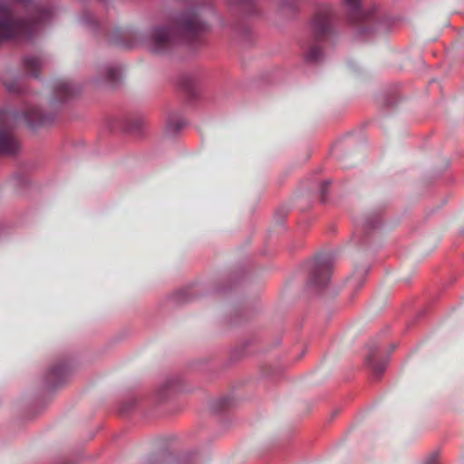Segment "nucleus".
Masks as SVG:
<instances>
[{"label": "nucleus", "mask_w": 464, "mask_h": 464, "mask_svg": "<svg viewBox=\"0 0 464 464\" xmlns=\"http://www.w3.org/2000/svg\"><path fill=\"white\" fill-rule=\"evenodd\" d=\"M169 25V29L165 26L152 27L146 34L137 35L136 41L158 54L171 51L176 44V38L194 50L205 44L208 26L198 9L188 8L175 13Z\"/></svg>", "instance_id": "f257e3e1"}, {"label": "nucleus", "mask_w": 464, "mask_h": 464, "mask_svg": "<svg viewBox=\"0 0 464 464\" xmlns=\"http://www.w3.org/2000/svg\"><path fill=\"white\" fill-rule=\"evenodd\" d=\"M0 2V42L14 38H29L37 24L52 16V12L38 2Z\"/></svg>", "instance_id": "f03ea898"}, {"label": "nucleus", "mask_w": 464, "mask_h": 464, "mask_svg": "<svg viewBox=\"0 0 464 464\" xmlns=\"http://www.w3.org/2000/svg\"><path fill=\"white\" fill-rule=\"evenodd\" d=\"M334 14L327 5L316 8L312 19V27L316 41H321L334 31Z\"/></svg>", "instance_id": "7ed1b4c3"}, {"label": "nucleus", "mask_w": 464, "mask_h": 464, "mask_svg": "<svg viewBox=\"0 0 464 464\" xmlns=\"http://www.w3.org/2000/svg\"><path fill=\"white\" fill-rule=\"evenodd\" d=\"M14 118L8 111H0V154H14L18 149V142L6 128L9 121Z\"/></svg>", "instance_id": "20e7f679"}, {"label": "nucleus", "mask_w": 464, "mask_h": 464, "mask_svg": "<svg viewBox=\"0 0 464 464\" xmlns=\"http://www.w3.org/2000/svg\"><path fill=\"white\" fill-rule=\"evenodd\" d=\"M331 276V263L326 257L316 258L312 266L308 283L316 288L325 286Z\"/></svg>", "instance_id": "39448f33"}, {"label": "nucleus", "mask_w": 464, "mask_h": 464, "mask_svg": "<svg viewBox=\"0 0 464 464\" xmlns=\"http://www.w3.org/2000/svg\"><path fill=\"white\" fill-rule=\"evenodd\" d=\"M69 373V368L64 362H59L52 366L47 373V381L56 386L63 383Z\"/></svg>", "instance_id": "423d86ee"}, {"label": "nucleus", "mask_w": 464, "mask_h": 464, "mask_svg": "<svg viewBox=\"0 0 464 464\" xmlns=\"http://www.w3.org/2000/svg\"><path fill=\"white\" fill-rule=\"evenodd\" d=\"M25 123L31 128H37L46 124L49 120L37 107L28 108L24 114Z\"/></svg>", "instance_id": "0eeeda50"}, {"label": "nucleus", "mask_w": 464, "mask_h": 464, "mask_svg": "<svg viewBox=\"0 0 464 464\" xmlns=\"http://www.w3.org/2000/svg\"><path fill=\"white\" fill-rule=\"evenodd\" d=\"M366 362L375 374H381L384 371L387 363L385 359L379 357L376 348L369 350Z\"/></svg>", "instance_id": "6e6552de"}, {"label": "nucleus", "mask_w": 464, "mask_h": 464, "mask_svg": "<svg viewBox=\"0 0 464 464\" xmlns=\"http://www.w3.org/2000/svg\"><path fill=\"white\" fill-rule=\"evenodd\" d=\"M24 68L32 76L37 77L43 66L44 60L39 55L26 56L24 59Z\"/></svg>", "instance_id": "1a4fd4ad"}, {"label": "nucleus", "mask_w": 464, "mask_h": 464, "mask_svg": "<svg viewBox=\"0 0 464 464\" xmlns=\"http://www.w3.org/2000/svg\"><path fill=\"white\" fill-rule=\"evenodd\" d=\"M54 94L57 99L63 101L73 95L74 90L71 83L65 80H59L54 84Z\"/></svg>", "instance_id": "9d476101"}, {"label": "nucleus", "mask_w": 464, "mask_h": 464, "mask_svg": "<svg viewBox=\"0 0 464 464\" xmlns=\"http://www.w3.org/2000/svg\"><path fill=\"white\" fill-rule=\"evenodd\" d=\"M347 3V12L349 14V18L353 22H359L364 19L368 14L362 10V2H346Z\"/></svg>", "instance_id": "9b49d317"}, {"label": "nucleus", "mask_w": 464, "mask_h": 464, "mask_svg": "<svg viewBox=\"0 0 464 464\" xmlns=\"http://www.w3.org/2000/svg\"><path fill=\"white\" fill-rule=\"evenodd\" d=\"M323 54L322 48L318 44H313L306 53V59L310 62H317Z\"/></svg>", "instance_id": "f8f14e48"}, {"label": "nucleus", "mask_w": 464, "mask_h": 464, "mask_svg": "<svg viewBox=\"0 0 464 464\" xmlns=\"http://www.w3.org/2000/svg\"><path fill=\"white\" fill-rule=\"evenodd\" d=\"M121 72L117 67L106 68V81L111 84H115L120 78Z\"/></svg>", "instance_id": "ddd939ff"}, {"label": "nucleus", "mask_w": 464, "mask_h": 464, "mask_svg": "<svg viewBox=\"0 0 464 464\" xmlns=\"http://www.w3.org/2000/svg\"><path fill=\"white\" fill-rule=\"evenodd\" d=\"M282 4L283 5L281 6V10H282L283 14L286 16H290V15L294 14L297 10L296 2L286 1V2H282Z\"/></svg>", "instance_id": "4468645a"}, {"label": "nucleus", "mask_w": 464, "mask_h": 464, "mask_svg": "<svg viewBox=\"0 0 464 464\" xmlns=\"http://www.w3.org/2000/svg\"><path fill=\"white\" fill-rule=\"evenodd\" d=\"M172 459V457L170 454L168 453H162L160 456H159L156 459V464H169V461Z\"/></svg>", "instance_id": "2eb2a0df"}, {"label": "nucleus", "mask_w": 464, "mask_h": 464, "mask_svg": "<svg viewBox=\"0 0 464 464\" xmlns=\"http://www.w3.org/2000/svg\"><path fill=\"white\" fill-rule=\"evenodd\" d=\"M329 184H330V182L325 181V182H324V183L321 185L320 190H321V194H322L323 199H324V197H325V194H326L327 188H328Z\"/></svg>", "instance_id": "dca6fc26"}, {"label": "nucleus", "mask_w": 464, "mask_h": 464, "mask_svg": "<svg viewBox=\"0 0 464 464\" xmlns=\"http://www.w3.org/2000/svg\"><path fill=\"white\" fill-rule=\"evenodd\" d=\"M437 462V456L431 455L427 460L425 461V464H436Z\"/></svg>", "instance_id": "f3484780"}, {"label": "nucleus", "mask_w": 464, "mask_h": 464, "mask_svg": "<svg viewBox=\"0 0 464 464\" xmlns=\"http://www.w3.org/2000/svg\"><path fill=\"white\" fill-rule=\"evenodd\" d=\"M183 125H184L183 121L179 120L176 122V127L175 128H176V130H179L180 128L183 127Z\"/></svg>", "instance_id": "a211bd4d"}, {"label": "nucleus", "mask_w": 464, "mask_h": 464, "mask_svg": "<svg viewBox=\"0 0 464 464\" xmlns=\"http://www.w3.org/2000/svg\"><path fill=\"white\" fill-rule=\"evenodd\" d=\"M88 17H89L90 23H96V21L92 15L89 14Z\"/></svg>", "instance_id": "6ab92c4d"}, {"label": "nucleus", "mask_w": 464, "mask_h": 464, "mask_svg": "<svg viewBox=\"0 0 464 464\" xmlns=\"http://www.w3.org/2000/svg\"><path fill=\"white\" fill-rule=\"evenodd\" d=\"M7 88H8L10 91H13V92L16 91L15 89L12 88L11 86H8Z\"/></svg>", "instance_id": "aec40b11"}]
</instances>
